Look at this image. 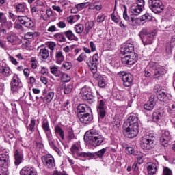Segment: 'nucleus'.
<instances>
[{
  "instance_id": "56",
  "label": "nucleus",
  "mask_w": 175,
  "mask_h": 175,
  "mask_svg": "<svg viewBox=\"0 0 175 175\" xmlns=\"http://www.w3.org/2000/svg\"><path fill=\"white\" fill-rule=\"evenodd\" d=\"M174 46H172V45H170L169 44H167L165 51L167 55H172V49Z\"/></svg>"
},
{
  "instance_id": "20",
  "label": "nucleus",
  "mask_w": 175,
  "mask_h": 175,
  "mask_svg": "<svg viewBox=\"0 0 175 175\" xmlns=\"http://www.w3.org/2000/svg\"><path fill=\"white\" fill-rule=\"evenodd\" d=\"M147 170H148V174L150 175L155 174V173H157V170H158V166L157 165V163H148Z\"/></svg>"
},
{
  "instance_id": "40",
  "label": "nucleus",
  "mask_w": 175,
  "mask_h": 175,
  "mask_svg": "<svg viewBox=\"0 0 175 175\" xmlns=\"http://www.w3.org/2000/svg\"><path fill=\"white\" fill-rule=\"evenodd\" d=\"M74 29L77 33H83V31H84V25H83V24H77L74 27Z\"/></svg>"
},
{
  "instance_id": "30",
  "label": "nucleus",
  "mask_w": 175,
  "mask_h": 175,
  "mask_svg": "<svg viewBox=\"0 0 175 175\" xmlns=\"http://www.w3.org/2000/svg\"><path fill=\"white\" fill-rule=\"evenodd\" d=\"M133 51V44L131 43L126 44L122 53L124 54H131Z\"/></svg>"
},
{
  "instance_id": "49",
  "label": "nucleus",
  "mask_w": 175,
  "mask_h": 175,
  "mask_svg": "<svg viewBox=\"0 0 175 175\" xmlns=\"http://www.w3.org/2000/svg\"><path fill=\"white\" fill-rule=\"evenodd\" d=\"M98 87H100V88H105V87H106V79L103 77L98 80Z\"/></svg>"
},
{
  "instance_id": "27",
  "label": "nucleus",
  "mask_w": 175,
  "mask_h": 175,
  "mask_svg": "<svg viewBox=\"0 0 175 175\" xmlns=\"http://www.w3.org/2000/svg\"><path fill=\"white\" fill-rule=\"evenodd\" d=\"M155 105L156 103L154 100V98L150 97L148 103L144 105V109L145 110H147L148 111H150V110H152L154 109Z\"/></svg>"
},
{
  "instance_id": "3",
  "label": "nucleus",
  "mask_w": 175,
  "mask_h": 175,
  "mask_svg": "<svg viewBox=\"0 0 175 175\" xmlns=\"http://www.w3.org/2000/svg\"><path fill=\"white\" fill-rule=\"evenodd\" d=\"M155 140H157V137L154 134H147L146 135L141 142V147L145 151H148V150H151V148H154L155 147Z\"/></svg>"
},
{
  "instance_id": "41",
  "label": "nucleus",
  "mask_w": 175,
  "mask_h": 175,
  "mask_svg": "<svg viewBox=\"0 0 175 175\" xmlns=\"http://www.w3.org/2000/svg\"><path fill=\"white\" fill-rule=\"evenodd\" d=\"M90 6L89 2H85V3H78L75 5V8H77V10H83V9H85V8H88Z\"/></svg>"
},
{
  "instance_id": "34",
  "label": "nucleus",
  "mask_w": 175,
  "mask_h": 175,
  "mask_svg": "<svg viewBox=\"0 0 175 175\" xmlns=\"http://www.w3.org/2000/svg\"><path fill=\"white\" fill-rule=\"evenodd\" d=\"M55 58H56V63L60 65V64H62L64 62V55H62V51H58L55 54Z\"/></svg>"
},
{
  "instance_id": "45",
  "label": "nucleus",
  "mask_w": 175,
  "mask_h": 175,
  "mask_svg": "<svg viewBox=\"0 0 175 175\" xmlns=\"http://www.w3.org/2000/svg\"><path fill=\"white\" fill-rule=\"evenodd\" d=\"M125 151L128 155H136V152L133 147L128 146L126 148Z\"/></svg>"
},
{
  "instance_id": "15",
  "label": "nucleus",
  "mask_w": 175,
  "mask_h": 175,
  "mask_svg": "<svg viewBox=\"0 0 175 175\" xmlns=\"http://www.w3.org/2000/svg\"><path fill=\"white\" fill-rule=\"evenodd\" d=\"M170 133L169 131H163L160 137V143L161 146L166 147L169 140L170 139Z\"/></svg>"
},
{
  "instance_id": "22",
  "label": "nucleus",
  "mask_w": 175,
  "mask_h": 175,
  "mask_svg": "<svg viewBox=\"0 0 175 175\" xmlns=\"http://www.w3.org/2000/svg\"><path fill=\"white\" fill-rule=\"evenodd\" d=\"M163 117V111L156 110L153 112L152 118L154 122H158Z\"/></svg>"
},
{
  "instance_id": "6",
  "label": "nucleus",
  "mask_w": 175,
  "mask_h": 175,
  "mask_svg": "<svg viewBox=\"0 0 175 175\" xmlns=\"http://www.w3.org/2000/svg\"><path fill=\"white\" fill-rule=\"evenodd\" d=\"M71 154L73 158L77 159V158H88V152H81L79 143H76L72 145L70 148Z\"/></svg>"
},
{
  "instance_id": "7",
  "label": "nucleus",
  "mask_w": 175,
  "mask_h": 175,
  "mask_svg": "<svg viewBox=\"0 0 175 175\" xmlns=\"http://www.w3.org/2000/svg\"><path fill=\"white\" fill-rule=\"evenodd\" d=\"M144 10V0H137L131 6V12L133 16H139Z\"/></svg>"
},
{
  "instance_id": "29",
  "label": "nucleus",
  "mask_w": 175,
  "mask_h": 175,
  "mask_svg": "<svg viewBox=\"0 0 175 175\" xmlns=\"http://www.w3.org/2000/svg\"><path fill=\"white\" fill-rule=\"evenodd\" d=\"M50 56V53L49 52L48 49L46 48H43L40 49L38 57L42 58V59H47Z\"/></svg>"
},
{
  "instance_id": "36",
  "label": "nucleus",
  "mask_w": 175,
  "mask_h": 175,
  "mask_svg": "<svg viewBox=\"0 0 175 175\" xmlns=\"http://www.w3.org/2000/svg\"><path fill=\"white\" fill-rule=\"evenodd\" d=\"M46 135V137L48 139V142L49 143V145L51 147H54V137H53V134L51 133V131H49L48 133H45Z\"/></svg>"
},
{
  "instance_id": "10",
  "label": "nucleus",
  "mask_w": 175,
  "mask_h": 175,
  "mask_svg": "<svg viewBox=\"0 0 175 175\" xmlns=\"http://www.w3.org/2000/svg\"><path fill=\"white\" fill-rule=\"evenodd\" d=\"M150 6L153 13H161L165 9L163 3L161 0H150Z\"/></svg>"
},
{
  "instance_id": "32",
  "label": "nucleus",
  "mask_w": 175,
  "mask_h": 175,
  "mask_svg": "<svg viewBox=\"0 0 175 175\" xmlns=\"http://www.w3.org/2000/svg\"><path fill=\"white\" fill-rule=\"evenodd\" d=\"M87 110H88L87 105L84 104L79 105L77 109V116L79 114H85V111H87Z\"/></svg>"
},
{
  "instance_id": "12",
  "label": "nucleus",
  "mask_w": 175,
  "mask_h": 175,
  "mask_svg": "<svg viewBox=\"0 0 175 175\" xmlns=\"http://www.w3.org/2000/svg\"><path fill=\"white\" fill-rule=\"evenodd\" d=\"M124 11L123 12L124 20L127 21V23L132 27H136V25H137V20L139 19L135 18L133 16L130 18L129 16H128V11L126 9V6L124 5Z\"/></svg>"
},
{
  "instance_id": "18",
  "label": "nucleus",
  "mask_w": 175,
  "mask_h": 175,
  "mask_svg": "<svg viewBox=\"0 0 175 175\" xmlns=\"http://www.w3.org/2000/svg\"><path fill=\"white\" fill-rule=\"evenodd\" d=\"M98 118H104L106 116V110L105 109V101L100 100L97 109Z\"/></svg>"
},
{
  "instance_id": "51",
  "label": "nucleus",
  "mask_w": 175,
  "mask_h": 175,
  "mask_svg": "<svg viewBox=\"0 0 175 175\" xmlns=\"http://www.w3.org/2000/svg\"><path fill=\"white\" fill-rule=\"evenodd\" d=\"M8 21V18H6V15L3 12H0V23L5 24Z\"/></svg>"
},
{
  "instance_id": "1",
  "label": "nucleus",
  "mask_w": 175,
  "mask_h": 175,
  "mask_svg": "<svg viewBox=\"0 0 175 175\" xmlns=\"http://www.w3.org/2000/svg\"><path fill=\"white\" fill-rule=\"evenodd\" d=\"M123 133L126 137L133 139L139 135V119L135 115H131L123 124Z\"/></svg>"
},
{
  "instance_id": "4",
  "label": "nucleus",
  "mask_w": 175,
  "mask_h": 175,
  "mask_svg": "<svg viewBox=\"0 0 175 175\" xmlns=\"http://www.w3.org/2000/svg\"><path fill=\"white\" fill-rule=\"evenodd\" d=\"M148 66L150 70H151L154 73V79L161 80V77H162L165 73V68L162 66L159 65V64H158L157 62H150Z\"/></svg>"
},
{
  "instance_id": "35",
  "label": "nucleus",
  "mask_w": 175,
  "mask_h": 175,
  "mask_svg": "<svg viewBox=\"0 0 175 175\" xmlns=\"http://www.w3.org/2000/svg\"><path fill=\"white\" fill-rule=\"evenodd\" d=\"M42 128L43 131L45 132V133L51 132V131L50 130V126L49 125V121L47 120V119H44L43 120Z\"/></svg>"
},
{
  "instance_id": "47",
  "label": "nucleus",
  "mask_w": 175,
  "mask_h": 175,
  "mask_svg": "<svg viewBox=\"0 0 175 175\" xmlns=\"http://www.w3.org/2000/svg\"><path fill=\"white\" fill-rule=\"evenodd\" d=\"M7 40L10 43H14V42L17 40V35L12 33L7 37Z\"/></svg>"
},
{
  "instance_id": "53",
  "label": "nucleus",
  "mask_w": 175,
  "mask_h": 175,
  "mask_svg": "<svg viewBox=\"0 0 175 175\" xmlns=\"http://www.w3.org/2000/svg\"><path fill=\"white\" fill-rule=\"evenodd\" d=\"M87 58V55H85V53H82L77 59V61L79 62H83Z\"/></svg>"
},
{
  "instance_id": "37",
  "label": "nucleus",
  "mask_w": 175,
  "mask_h": 175,
  "mask_svg": "<svg viewBox=\"0 0 175 175\" xmlns=\"http://www.w3.org/2000/svg\"><path fill=\"white\" fill-rule=\"evenodd\" d=\"M35 125H36V120L35 118H32L29 125L27 127V131H30V132H35Z\"/></svg>"
},
{
  "instance_id": "31",
  "label": "nucleus",
  "mask_w": 175,
  "mask_h": 175,
  "mask_svg": "<svg viewBox=\"0 0 175 175\" xmlns=\"http://www.w3.org/2000/svg\"><path fill=\"white\" fill-rule=\"evenodd\" d=\"M54 98V92H49L44 94V100L46 103H50Z\"/></svg>"
},
{
  "instance_id": "55",
  "label": "nucleus",
  "mask_w": 175,
  "mask_h": 175,
  "mask_svg": "<svg viewBox=\"0 0 175 175\" xmlns=\"http://www.w3.org/2000/svg\"><path fill=\"white\" fill-rule=\"evenodd\" d=\"M163 175H173V173L172 172V170H170L167 167H164Z\"/></svg>"
},
{
  "instance_id": "28",
  "label": "nucleus",
  "mask_w": 175,
  "mask_h": 175,
  "mask_svg": "<svg viewBox=\"0 0 175 175\" xmlns=\"http://www.w3.org/2000/svg\"><path fill=\"white\" fill-rule=\"evenodd\" d=\"M55 133L56 136H59L62 140H64V139H65V132L59 125L55 126Z\"/></svg>"
},
{
  "instance_id": "16",
  "label": "nucleus",
  "mask_w": 175,
  "mask_h": 175,
  "mask_svg": "<svg viewBox=\"0 0 175 175\" xmlns=\"http://www.w3.org/2000/svg\"><path fill=\"white\" fill-rule=\"evenodd\" d=\"M137 61V57L136 55H126L122 57V62L124 65H133Z\"/></svg>"
},
{
  "instance_id": "38",
  "label": "nucleus",
  "mask_w": 175,
  "mask_h": 175,
  "mask_svg": "<svg viewBox=\"0 0 175 175\" xmlns=\"http://www.w3.org/2000/svg\"><path fill=\"white\" fill-rule=\"evenodd\" d=\"M54 38L58 40V42H66V38H65V36L61 33H57L55 34Z\"/></svg>"
},
{
  "instance_id": "46",
  "label": "nucleus",
  "mask_w": 175,
  "mask_h": 175,
  "mask_svg": "<svg viewBox=\"0 0 175 175\" xmlns=\"http://www.w3.org/2000/svg\"><path fill=\"white\" fill-rule=\"evenodd\" d=\"M139 20L140 21H150L152 20V16L148 14H145L144 15L140 16Z\"/></svg>"
},
{
  "instance_id": "9",
  "label": "nucleus",
  "mask_w": 175,
  "mask_h": 175,
  "mask_svg": "<svg viewBox=\"0 0 175 175\" xmlns=\"http://www.w3.org/2000/svg\"><path fill=\"white\" fill-rule=\"evenodd\" d=\"M44 166L47 169H54L55 167V160L51 154H46L42 157Z\"/></svg>"
},
{
  "instance_id": "59",
  "label": "nucleus",
  "mask_w": 175,
  "mask_h": 175,
  "mask_svg": "<svg viewBox=\"0 0 175 175\" xmlns=\"http://www.w3.org/2000/svg\"><path fill=\"white\" fill-rule=\"evenodd\" d=\"M93 73V77L94 79H95V80H98V81L99 80H100V79L103 78V77L98 73H96V72H92Z\"/></svg>"
},
{
  "instance_id": "54",
  "label": "nucleus",
  "mask_w": 175,
  "mask_h": 175,
  "mask_svg": "<svg viewBox=\"0 0 175 175\" xmlns=\"http://www.w3.org/2000/svg\"><path fill=\"white\" fill-rule=\"evenodd\" d=\"M47 46H48L49 49H50L51 50V51H53L54 50V49H55V47H57V44H55V42H49L47 43Z\"/></svg>"
},
{
  "instance_id": "24",
  "label": "nucleus",
  "mask_w": 175,
  "mask_h": 175,
  "mask_svg": "<svg viewBox=\"0 0 175 175\" xmlns=\"http://www.w3.org/2000/svg\"><path fill=\"white\" fill-rule=\"evenodd\" d=\"M167 96H169V94L166 93V90H160L157 91V98L161 102H165L167 98Z\"/></svg>"
},
{
  "instance_id": "64",
  "label": "nucleus",
  "mask_w": 175,
  "mask_h": 175,
  "mask_svg": "<svg viewBox=\"0 0 175 175\" xmlns=\"http://www.w3.org/2000/svg\"><path fill=\"white\" fill-rule=\"evenodd\" d=\"M25 39H32L33 38V33L28 32L25 35Z\"/></svg>"
},
{
  "instance_id": "50",
  "label": "nucleus",
  "mask_w": 175,
  "mask_h": 175,
  "mask_svg": "<svg viewBox=\"0 0 175 175\" xmlns=\"http://www.w3.org/2000/svg\"><path fill=\"white\" fill-rule=\"evenodd\" d=\"M25 25L27 28H33V21H32V19L29 18V19L26 21V23L25 24Z\"/></svg>"
},
{
  "instance_id": "21",
  "label": "nucleus",
  "mask_w": 175,
  "mask_h": 175,
  "mask_svg": "<svg viewBox=\"0 0 175 175\" xmlns=\"http://www.w3.org/2000/svg\"><path fill=\"white\" fill-rule=\"evenodd\" d=\"M15 9L18 14H24L27 10V5L25 3H19L16 4Z\"/></svg>"
},
{
  "instance_id": "61",
  "label": "nucleus",
  "mask_w": 175,
  "mask_h": 175,
  "mask_svg": "<svg viewBox=\"0 0 175 175\" xmlns=\"http://www.w3.org/2000/svg\"><path fill=\"white\" fill-rule=\"evenodd\" d=\"M51 70V72L53 75H55V76H57V73H58V68L54 66V67H51L50 68Z\"/></svg>"
},
{
  "instance_id": "57",
  "label": "nucleus",
  "mask_w": 175,
  "mask_h": 175,
  "mask_svg": "<svg viewBox=\"0 0 175 175\" xmlns=\"http://www.w3.org/2000/svg\"><path fill=\"white\" fill-rule=\"evenodd\" d=\"M105 14H101L97 16L96 21L97 23H103V21H105Z\"/></svg>"
},
{
  "instance_id": "48",
  "label": "nucleus",
  "mask_w": 175,
  "mask_h": 175,
  "mask_svg": "<svg viewBox=\"0 0 175 175\" xmlns=\"http://www.w3.org/2000/svg\"><path fill=\"white\" fill-rule=\"evenodd\" d=\"M68 139L69 140H72V139H75V133L73 132V129H72V128L68 129Z\"/></svg>"
},
{
  "instance_id": "43",
  "label": "nucleus",
  "mask_w": 175,
  "mask_h": 175,
  "mask_svg": "<svg viewBox=\"0 0 175 175\" xmlns=\"http://www.w3.org/2000/svg\"><path fill=\"white\" fill-rule=\"evenodd\" d=\"M73 90V85L72 84L65 85L64 88V94H70Z\"/></svg>"
},
{
  "instance_id": "19",
  "label": "nucleus",
  "mask_w": 175,
  "mask_h": 175,
  "mask_svg": "<svg viewBox=\"0 0 175 175\" xmlns=\"http://www.w3.org/2000/svg\"><path fill=\"white\" fill-rule=\"evenodd\" d=\"M106 151H107V149L106 148H104L99 151L94 153L88 152V158H94L95 157H98V158L102 159L103 158L105 154H106Z\"/></svg>"
},
{
  "instance_id": "14",
  "label": "nucleus",
  "mask_w": 175,
  "mask_h": 175,
  "mask_svg": "<svg viewBox=\"0 0 175 175\" xmlns=\"http://www.w3.org/2000/svg\"><path fill=\"white\" fill-rule=\"evenodd\" d=\"M78 118L82 124H90L92 121V114L91 113H79Z\"/></svg>"
},
{
  "instance_id": "8",
  "label": "nucleus",
  "mask_w": 175,
  "mask_h": 175,
  "mask_svg": "<svg viewBox=\"0 0 175 175\" xmlns=\"http://www.w3.org/2000/svg\"><path fill=\"white\" fill-rule=\"evenodd\" d=\"M81 95L85 100H91V102H94V95L92 94V89L89 86H84L81 90Z\"/></svg>"
},
{
  "instance_id": "62",
  "label": "nucleus",
  "mask_w": 175,
  "mask_h": 175,
  "mask_svg": "<svg viewBox=\"0 0 175 175\" xmlns=\"http://www.w3.org/2000/svg\"><path fill=\"white\" fill-rule=\"evenodd\" d=\"M57 31H58V29L55 25H51L48 29L49 32H57Z\"/></svg>"
},
{
  "instance_id": "58",
  "label": "nucleus",
  "mask_w": 175,
  "mask_h": 175,
  "mask_svg": "<svg viewBox=\"0 0 175 175\" xmlns=\"http://www.w3.org/2000/svg\"><path fill=\"white\" fill-rule=\"evenodd\" d=\"M62 79H63L64 81H65L66 83H68V81H70V76H69L66 73H64L62 75Z\"/></svg>"
},
{
  "instance_id": "52",
  "label": "nucleus",
  "mask_w": 175,
  "mask_h": 175,
  "mask_svg": "<svg viewBox=\"0 0 175 175\" xmlns=\"http://www.w3.org/2000/svg\"><path fill=\"white\" fill-rule=\"evenodd\" d=\"M137 162L139 165H142V163L144 162V156L143 155V154H140L137 157Z\"/></svg>"
},
{
  "instance_id": "44",
  "label": "nucleus",
  "mask_w": 175,
  "mask_h": 175,
  "mask_svg": "<svg viewBox=\"0 0 175 175\" xmlns=\"http://www.w3.org/2000/svg\"><path fill=\"white\" fill-rule=\"evenodd\" d=\"M17 18L19 23H21V24H22L23 25L27 24V20H29V18L27 16H18Z\"/></svg>"
},
{
  "instance_id": "5",
  "label": "nucleus",
  "mask_w": 175,
  "mask_h": 175,
  "mask_svg": "<svg viewBox=\"0 0 175 175\" xmlns=\"http://www.w3.org/2000/svg\"><path fill=\"white\" fill-rule=\"evenodd\" d=\"M139 36L142 39L144 46L147 44H152V43H154V38L157 36V31H154L150 33H147L146 29H142L139 33Z\"/></svg>"
},
{
  "instance_id": "26",
  "label": "nucleus",
  "mask_w": 175,
  "mask_h": 175,
  "mask_svg": "<svg viewBox=\"0 0 175 175\" xmlns=\"http://www.w3.org/2000/svg\"><path fill=\"white\" fill-rule=\"evenodd\" d=\"M88 65L92 73H95V72L98 70V64L95 62L94 59H92V57L89 58V61L88 62Z\"/></svg>"
},
{
  "instance_id": "60",
  "label": "nucleus",
  "mask_w": 175,
  "mask_h": 175,
  "mask_svg": "<svg viewBox=\"0 0 175 175\" xmlns=\"http://www.w3.org/2000/svg\"><path fill=\"white\" fill-rule=\"evenodd\" d=\"M167 44H170L172 47H174L175 46V36H173L170 40V42L167 43Z\"/></svg>"
},
{
  "instance_id": "17",
  "label": "nucleus",
  "mask_w": 175,
  "mask_h": 175,
  "mask_svg": "<svg viewBox=\"0 0 175 175\" xmlns=\"http://www.w3.org/2000/svg\"><path fill=\"white\" fill-rule=\"evenodd\" d=\"M21 175H38L36 169L32 167H24L20 171Z\"/></svg>"
},
{
  "instance_id": "39",
  "label": "nucleus",
  "mask_w": 175,
  "mask_h": 175,
  "mask_svg": "<svg viewBox=\"0 0 175 175\" xmlns=\"http://www.w3.org/2000/svg\"><path fill=\"white\" fill-rule=\"evenodd\" d=\"M94 27V22L90 21L85 23V31L86 32V34H88L90 33V31Z\"/></svg>"
},
{
  "instance_id": "63",
  "label": "nucleus",
  "mask_w": 175,
  "mask_h": 175,
  "mask_svg": "<svg viewBox=\"0 0 175 175\" xmlns=\"http://www.w3.org/2000/svg\"><path fill=\"white\" fill-rule=\"evenodd\" d=\"M57 25L59 28H65L66 27V23H65L64 21H59L57 23Z\"/></svg>"
},
{
  "instance_id": "2",
  "label": "nucleus",
  "mask_w": 175,
  "mask_h": 175,
  "mask_svg": "<svg viewBox=\"0 0 175 175\" xmlns=\"http://www.w3.org/2000/svg\"><path fill=\"white\" fill-rule=\"evenodd\" d=\"M84 141L86 143H91L94 147L102 145V143L105 142V137L100 134L99 131L92 129L87 131L84 135Z\"/></svg>"
},
{
  "instance_id": "25",
  "label": "nucleus",
  "mask_w": 175,
  "mask_h": 175,
  "mask_svg": "<svg viewBox=\"0 0 175 175\" xmlns=\"http://www.w3.org/2000/svg\"><path fill=\"white\" fill-rule=\"evenodd\" d=\"M63 35H64L66 38L68 39V40H75V42L79 41V38L77 36H75V33H73V31H72V30L64 31Z\"/></svg>"
},
{
  "instance_id": "23",
  "label": "nucleus",
  "mask_w": 175,
  "mask_h": 175,
  "mask_svg": "<svg viewBox=\"0 0 175 175\" xmlns=\"http://www.w3.org/2000/svg\"><path fill=\"white\" fill-rule=\"evenodd\" d=\"M14 163L16 166H18V165H20V163L23 162V158H24V155L23 154V153L18 152V150H16L14 153Z\"/></svg>"
},
{
  "instance_id": "11",
  "label": "nucleus",
  "mask_w": 175,
  "mask_h": 175,
  "mask_svg": "<svg viewBox=\"0 0 175 175\" xmlns=\"http://www.w3.org/2000/svg\"><path fill=\"white\" fill-rule=\"evenodd\" d=\"M119 75H121L122 77L124 87H131L133 84V76L131 74L122 72Z\"/></svg>"
},
{
  "instance_id": "33",
  "label": "nucleus",
  "mask_w": 175,
  "mask_h": 175,
  "mask_svg": "<svg viewBox=\"0 0 175 175\" xmlns=\"http://www.w3.org/2000/svg\"><path fill=\"white\" fill-rule=\"evenodd\" d=\"M0 73L8 77L10 75V68L9 67H4L0 64Z\"/></svg>"
},
{
  "instance_id": "42",
  "label": "nucleus",
  "mask_w": 175,
  "mask_h": 175,
  "mask_svg": "<svg viewBox=\"0 0 175 175\" xmlns=\"http://www.w3.org/2000/svg\"><path fill=\"white\" fill-rule=\"evenodd\" d=\"M71 68H72V63L69 62H64L61 67L62 70H64V71L69 70V69H70Z\"/></svg>"
},
{
  "instance_id": "13",
  "label": "nucleus",
  "mask_w": 175,
  "mask_h": 175,
  "mask_svg": "<svg viewBox=\"0 0 175 175\" xmlns=\"http://www.w3.org/2000/svg\"><path fill=\"white\" fill-rule=\"evenodd\" d=\"M11 91L12 92H16L17 90H18L19 87H21V81H20V78H18V75H14L12 81H11Z\"/></svg>"
}]
</instances>
